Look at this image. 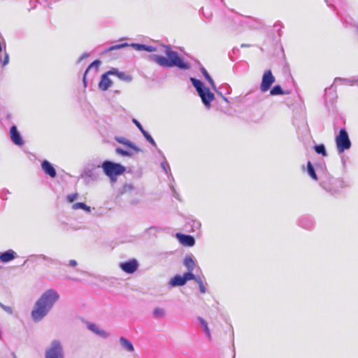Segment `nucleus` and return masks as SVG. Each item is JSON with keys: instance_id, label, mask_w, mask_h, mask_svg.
I'll return each instance as SVG.
<instances>
[{"instance_id": "37998d69", "label": "nucleus", "mask_w": 358, "mask_h": 358, "mask_svg": "<svg viewBox=\"0 0 358 358\" xmlns=\"http://www.w3.org/2000/svg\"><path fill=\"white\" fill-rule=\"evenodd\" d=\"M157 50V49L156 47L152 46V45H145V51L148 52H156Z\"/></svg>"}, {"instance_id": "a19ab883", "label": "nucleus", "mask_w": 358, "mask_h": 358, "mask_svg": "<svg viewBox=\"0 0 358 358\" xmlns=\"http://www.w3.org/2000/svg\"><path fill=\"white\" fill-rule=\"evenodd\" d=\"M131 121L136 126V127L139 129V131L141 133L145 131V129L143 127L142 124H141V122L138 120H136L135 118H133Z\"/></svg>"}, {"instance_id": "5701e85b", "label": "nucleus", "mask_w": 358, "mask_h": 358, "mask_svg": "<svg viewBox=\"0 0 358 358\" xmlns=\"http://www.w3.org/2000/svg\"><path fill=\"white\" fill-rule=\"evenodd\" d=\"M352 82V80L350 79H348V78H340V77H337L334 79V83L329 87H327L325 89V94H324V97L327 96V91L328 90H331V88L333 87V86L337 83H340V84H342V85H345V84H349Z\"/></svg>"}, {"instance_id": "8fccbe9b", "label": "nucleus", "mask_w": 358, "mask_h": 358, "mask_svg": "<svg viewBox=\"0 0 358 358\" xmlns=\"http://www.w3.org/2000/svg\"><path fill=\"white\" fill-rule=\"evenodd\" d=\"M87 73H88V72L85 71V72L83 73V85L85 87H87V78H86Z\"/></svg>"}, {"instance_id": "c756f323", "label": "nucleus", "mask_w": 358, "mask_h": 358, "mask_svg": "<svg viewBox=\"0 0 358 358\" xmlns=\"http://www.w3.org/2000/svg\"><path fill=\"white\" fill-rule=\"evenodd\" d=\"M134 189V187L131 184H125L122 187H121L119 189L120 194H124L127 193H130Z\"/></svg>"}, {"instance_id": "39448f33", "label": "nucleus", "mask_w": 358, "mask_h": 358, "mask_svg": "<svg viewBox=\"0 0 358 358\" xmlns=\"http://www.w3.org/2000/svg\"><path fill=\"white\" fill-rule=\"evenodd\" d=\"M320 184L325 191L331 194L339 193L341 189L347 186L342 178H334L330 175H324L321 177Z\"/></svg>"}, {"instance_id": "13d9d810", "label": "nucleus", "mask_w": 358, "mask_h": 358, "mask_svg": "<svg viewBox=\"0 0 358 358\" xmlns=\"http://www.w3.org/2000/svg\"><path fill=\"white\" fill-rule=\"evenodd\" d=\"M232 50L234 53H236V51H238V49L236 48H234Z\"/></svg>"}, {"instance_id": "4be33fe9", "label": "nucleus", "mask_w": 358, "mask_h": 358, "mask_svg": "<svg viewBox=\"0 0 358 358\" xmlns=\"http://www.w3.org/2000/svg\"><path fill=\"white\" fill-rule=\"evenodd\" d=\"M289 94V92L284 91L280 85H275L270 90V95L271 96L285 95Z\"/></svg>"}, {"instance_id": "7ed1b4c3", "label": "nucleus", "mask_w": 358, "mask_h": 358, "mask_svg": "<svg viewBox=\"0 0 358 358\" xmlns=\"http://www.w3.org/2000/svg\"><path fill=\"white\" fill-rule=\"evenodd\" d=\"M189 80L201 98L203 104L206 108H210L211 103L215 99L214 94L201 80L193 77H190Z\"/></svg>"}, {"instance_id": "4d7b16f0", "label": "nucleus", "mask_w": 358, "mask_h": 358, "mask_svg": "<svg viewBox=\"0 0 358 358\" xmlns=\"http://www.w3.org/2000/svg\"><path fill=\"white\" fill-rule=\"evenodd\" d=\"M222 99L227 103H229V101L228 99V98H227L226 96H224V95H222Z\"/></svg>"}, {"instance_id": "49530a36", "label": "nucleus", "mask_w": 358, "mask_h": 358, "mask_svg": "<svg viewBox=\"0 0 358 358\" xmlns=\"http://www.w3.org/2000/svg\"><path fill=\"white\" fill-rule=\"evenodd\" d=\"M85 175H86V176H87L89 178H94V173L93 169H90V170L86 171Z\"/></svg>"}, {"instance_id": "412c9836", "label": "nucleus", "mask_w": 358, "mask_h": 358, "mask_svg": "<svg viewBox=\"0 0 358 358\" xmlns=\"http://www.w3.org/2000/svg\"><path fill=\"white\" fill-rule=\"evenodd\" d=\"M158 152L160 154V155H162V157L164 159V161L161 162L162 169H163L164 173L168 176V177L171 176V178H173V176L171 173L170 166L169 163L166 162L165 156L164 155L162 150H158Z\"/></svg>"}, {"instance_id": "5fc2aeb1", "label": "nucleus", "mask_w": 358, "mask_h": 358, "mask_svg": "<svg viewBox=\"0 0 358 358\" xmlns=\"http://www.w3.org/2000/svg\"><path fill=\"white\" fill-rule=\"evenodd\" d=\"M171 189H172V190H173V192L174 196H175L176 198H177V199H178V193L176 192V189H174V187H171Z\"/></svg>"}, {"instance_id": "aec40b11", "label": "nucleus", "mask_w": 358, "mask_h": 358, "mask_svg": "<svg viewBox=\"0 0 358 358\" xmlns=\"http://www.w3.org/2000/svg\"><path fill=\"white\" fill-rule=\"evenodd\" d=\"M120 343L123 349L127 352H132L134 351V348L132 343L124 337L120 338Z\"/></svg>"}, {"instance_id": "6ab92c4d", "label": "nucleus", "mask_w": 358, "mask_h": 358, "mask_svg": "<svg viewBox=\"0 0 358 358\" xmlns=\"http://www.w3.org/2000/svg\"><path fill=\"white\" fill-rule=\"evenodd\" d=\"M200 71L203 74V76L205 78V79L209 83V84L210 85L212 89L217 94H219V90H217V87H216V85L215 84L214 80H213V78H211V76H210V74L208 73L207 70L203 66H201Z\"/></svg>"}, {"instance_id": "473e14b6", "label": "nucleus", "mask_w": 358, "mask_h": 358, "mask_svg": "<svg viewBox=\"0 0 358 358\" xmlns=\"http://www.w3.org/2000/svg\"><path fill=\"white\" fill-rule=\"evenodd\" d=\"M165 310L160 307H157L153 310V316L155 317H163L165 316Z\"/></svg>"}, {"instance_id": "cd10ccee", "label": "nucleus", "mask_w": 358, "mask_h": 358, "mask_svg": "<svg viewBox=\"0 0 358 358\" xmlns=\"http://www.w3.org/2000/svg\"><path fill=\"white\" fill-rule=\"evenodd\" d=\"M72 208L73 210L82 209L87 213H90L92 212L91 207L83 202H77L73 204Z\"/></svg>"}, {"instance_id": "ea45409f", "label": "nucleus", "mask_w": 358, "mask_h": 358, "mask_svg": "<svg viewBox=\"0 0 358 358\" xmlns=\"http://www.w3.org/2000/svg\"><path fill=\"white\" fill-rule=\"evenodd\" d=\"M78 196V193H73V194H69L66 196V200H67L68 202L72 203L76 199H77Z\"/></svg>"}, {"instance_id": "f3484780", "label": "nucleus", "mask_w": 358, "mask_h": 358, "mask_svg": "<svg viewBox=\"0 0 358 358\" xmlns=\"http://www.w3.org/2000/svg\"><path fill=\"white\" fill-rule=\"evenodd\" d=\"M87 327L89 330H90L94 334H96L97 336L103 338H107L109 336V334L106 332V331L99 328L95 324L89 322L87 324Z\"/></svg>"}, {"instance_id": "3c124183", "label": "nucleus", "mask_w": 358, "mask_h": 358, "mask_svg": "<svg viewBox=\"0 0 358 358\" xmlns=\"http://www.w3.org/2000/svg\"><path fill=\"white\" fill-rule=\"evenodd\" d=\"M199 291L202 294H205L206 292V288L203 283L199 285Z\"/></svg>"}, {"instance_id": "f8f14e48", "label": "nucleus", "mask_w": 358, "mask_h": 358, "mask_svg": "<svg viewBox=\"0 0 358 358\" xmlns=\"http://www.w3.org/2000/svg\"><path fill=\"white\" fill-rule=\"evenodd\" d=\"M115 140L122 144L127 147L128 148H130L133 151L136 152H141V149L137 146L132 141L128 140L127 138L123 137V136H115Z\"/></svg>"}, {"instance_id": "79ce46f5", "label": "nucleus", "mask_w": 358, "mask_h": 358, "mask_svg": "<svg viewBox=\"0 0 358 358\" xmlns=\"http://www.w3.org/2000/svg\"><path fill=\"white\" fill-rule=\"evenodd\" d=\"M106 73L108 74V76H116L117 77L120 71L117 69L112 68Z\"/></svg>"}, {"instance_id": "58836bf2", "label": "nucleus", "mask_w": 358, "mask_h": 358, "mask_svg": "<svg viewBox=\"0 0 358 358\" xmlns=\"http://www.w3.org/2000/svg\"><path fill=\"white\" fill-rule=\"evenodd\" d=\"M2 66H6L9 63V55L7 52H4L3 57L0 59Z\"/></svg>"}, {"instance_id": "20e7f679", "label": "nucleus", "mask_w": 358, "mask_h": 358, "mask_svg": "<svg viewBox=\"0 0 358 358\" xmlns=\"http://www.w3.org/2000/svg\"><path fill=\"white\" fill-rule=\"evenodd\" d=\"M103 173L110 179L111 182H115L117 180V176L122 175L125 171L126 167L120 163H117L110 160H104L101 166Z\"/></svg>"}, {"instance_id": "bb28decb", "label": "nucleus", "mask_w": 358, "mask_h": 358, "mask_svg": "<svg viewBox=\"0 0 358 358\" xmlns=\"http://www.w3.org/2000/svg\"><path fill=\"white\" fill-rule=\"evenodd\" d=\"M197 320L199 322L200 324L201 325L203 331L205 333V334L208 337V338H210L211 334L210 329L208 327V322L201 317H198Z\"/></svg>"}, {"instance_id": "bf43d9fd", "label": "nucleus", "mask_w": 358, "mask_h": 358, "mask_svg": "<svg viewBox=\"0 0 358 358\" xmlns=\"http://www.w3.org/2000/svg\"><path fill=\"white\" fill-rule=\"evenodd\" d=\"M4 304H3L1 302H0V308L3 309V307H4Z\"/></svg>"}, {"instance_id": "72a5a7b5", "label": "nucleus", "mask_w": 358, "mask_h": 358, "mask_svg": "<svg viewBox=\"0 0 358 358\" xmlns=\"http://www.w3.org/2000/svg\"><path fill=\"white\" fill-rule=\"evenodd\" d=\"M141 134H143V136H144V138L146 139V141L148 142H149L155 148H157V144H156L154 138L146 130L143 131Z\"/></svg>"}, {"instance_id": "4468645a", "label": "nucleus", "mask_w": 358, "mask_h": 358, "mask_svg": "<svg viewBox=\"0 0 358 358\" xmlns=\"http://www.w3.org/2000/svg\"><path fill=\"white\" fill-rule=\"evenodd\" d=\"M113 85L112 80L109 78V76L106 73L101 75L99 83V87L102 91L108 90Z\"/></svg>"}, {"instance_id": "c9c22d12", "label": "nucleus", "mask_w": 358, "mask_h": 358, "mask_svg": "<svg viewBox=\"0 0 358 358\" xmlns=\"http://www.w3.org/2000/svg\"><path fill=\"white\" fill-rule=\"evenodd\" d=\"M182 275L185 283H187V281L193 280L194 279H195L196 275L193 273V271H187V272L184 273Z\"/></svg>"}, {"instance_id": "de8ad7c7", "label": "nucleus", "mask_w": 358, "mask_h": 358, "mask_svg": "<svg viewBox=\"0 0 358 358\" xmlns=\"http://www.w3.org/2000/svg\"><path fill=\"white\" fill-rule=\"evenodd\" d=\"M3 310L10 315L13 313V308L10 306H4V307H3Z\"/></svg>"}, {"instance_id": "7c9ffc66", "label": "nucleus", "mask_w": 358, "mask_h": 358, "mask_svg": "<svg viewBox=\"0 0 358 358\" xmlns=\"http://www.w3.org/2000/svg\"><path fill=\"white\" fill-rule=\"evenodd\" d=\"M115 152L117 154L122 156V157H132L134 153L131 151H129V150H124L123 148H121L120 147H117L115 149Z\"/></svg>"}, {"instance_id": "b1692460", "label": "nucleus", "mask_w": 358, "mask_h": 358, "mask_svg": "<svg viewBox=\"0 0 358 358\" xmlns=\"http://www.w3.org/2000/svg\"><path fill=\"white\" fill-rule=\"evenodd\" d=\"M306 171L308 175L314 180H317V175L316 173L315 169L313 164L310 161L307 162Z\"/></svg>"}, {"instance_id": "9d476101", "label": "nucleus", "mask_w": 358, "mask_h": 358, "mask_svg": "<svg viewBox=\"0 0 358 358\" xmlns=\"http://www.w3.org/2000/svg\"><path fill=\"white\" fill-rule=\"evenodd\" d=\"M9 135L10 138L12 141V142L17 145V146H22L24 145V142L22 138V136L20 131H18L16 125H12L10 128L9 131Z\"/></svg>"}, {"instance_id": "423d86ee", "label": "nucleus", "mask_w": 358, "mask_h": 358, "mask_svg": "<svg viewBox=\"0 0 358 358\" xmlns=\"http://www.w3.org/2000/svg\"><path fill=\"white\" fill-rule=\"evenodd\" d=\"M336 150L338 154L343 153L345 150H350L352 143L348 132L345 128H341L335 138Z\"/></svg>"}, {"instance_id": "2f4dec72", "label": "nucleus", "mask_w": 358, "mask_h": 358, "mask_svg": "<svg viewBox=\"0 0 358 358\" xmlns=\"http://www.w3.org/2000/svg\"><path fill=\"white\" fill-rule=\"evenodd\" d=\"M300 224L303 228L310 229L313 227V222L308 218H303L300 222Z\"/></svg>"}, {"instance_id": "603ef678", "label": "nucleus", "mask_w": 358, "mask_h": 358, "mask_svg": "<svg viewBox=\"0 0 358 358\" xmlns=\"http://www.w3.org/2000/svg\"><path fill=\"white\" fill-rule=\"evenodd\" d=\"M193 280H194L199 285L203 283L201 278L199 275H195V279Z\"/></svg>"}, {"instance_id": "f704fd0d", "label": "nucleus", "mask_w": 358, "mask_h": 358, "mask_svg": "<svg viewBox=\"0 0 358 358\" xmlns=\"http://www.w3.org/2000/svg\"><path fill=\"white\" fill-rule=\"evenodd\" d=\"M117 78L120 80H123V81L128 82V83H129L132 80L131 76L126 74L125 73L122 72V71H120V73H118Z\"/></svg>"}, {"instance_id": "a878e982", "label": "nucleus", "mask_w": 358, "mask_h": 358, "mask_svg": "<svg viewBox=\"0 0 358 358\" xmlns=\"http://www.w3.org/2000/svg\"><path fill=\"white\" fill-rule=\"evenodd\" d=\"M129 43H120V44L113 45L108 47L106 50H104L101 54L104 55L109 52L120 50V49H122V48H124L126 47H129Z\"/></svg>"}, {"instance_id": "f257e3e1", "label": "nucleus", "mask_w": 358, "mask_h": 358, "mask_svg": "<svg viewBox=\"0 0 358 358\" xmlns=\"http://www.w3.org/2000/svg\"><path fill=\"white\" fill-rule=\"evenodd\" d=\"M59 294L53 289H48L36 301L31 313L33 322H41L50 311L56 302L59 299Z\"/></svg>"}, {"instance_id": "dca6fc26", "label": "nucleus", "mask_w": 358, "mask_h": 358, "mask_svg": "<svg viewBox=\"0 0 358 358\" xmlns=\"http://www.w3.org/2000/svg\"><path fill=\"white\" fill-rule=\"evenodd\" d=\"M87 327L89 330H90L94 334H96L97 336L103 338H107L109 336V334L106 332V331L99 328L95 324L89 322L87 324Z\"/></svg>"}, {"instance_id": "c03bdc74", "label": "nucleus", "mask_w": 358, "mask_h": 358, "mask_svg": "<svg viewBox=\"0 0 358 358\" xmlns=\"http://www.w3.org/2000/svg\"><path fill=\"white\" fill-rule=\"evenodd\" d=\"M36 259H43V260H52L50 258L46 257L44 255H34V256Z\"/></svg>"}, {"instance_id": "0eeeda50", "label": "nucleus", "mask_w": 358, "mask_h": 358, "mask_svg": "<svg viewBox=\"0 0 358 358\" xmlns=\"http://www.w3.org/2000/svg\"><path fill=\"white\" fill-rule=\"evenodd\" d=\"M45 358H64V351L62 344L57 339L52 340L45 348Z\"/></svg>"}, {"instance_id": "4c0bfd02", "label": "nucleus", "mask_w": 358, "mask_h": 358, "mask_svg": "<svg viewBox=\"0 0 358 358\" xmlns=\"http://www.w3.org/2000/svg\"><path fill=\"white\" fill-rule=\"evenodd\" d=\"M101 62L99 60V59H96L94 61H93L88 66L87 68L86 69V71L87 72H89L90 70L92 69V68H96V69H98L99 66L101 65Z\"/></svg>"}, {"instance_id": "e433bc0d", "label": "nucleus", "mask_w": 358, "mask_h": 358, "mask_svg": "<svg viewBox=\"0 0 358 358\" xmlns=\"http://www.w3.org/2000/svg\"><path fill=\"white\" fill-rule=\"evenodd\" d=\"M129 47H131L137 51H145V44L132 43L129 44Z\"/></svg>"}, {"instance_id": "a211bd4d", "label": "nucleus", "mask_w": 358, "mask_h": 358, "mask_svg": "<svg viewBox=\"0 0 358 358\" xmlns=\"http://www.w3.org/2000/svg\"><path fill=\"white\" fill-rule=\"evenodd\" d=\"M185 284L183 275L180 274L175 275L169 282L171 287H182Z\"/></svg>"}, {"instance_id": "1a4fd4ad", "label": "nucleus", "mask_w": 358, "mask_h": 358, "mask_svg": "<svg viewBox=\"0 0 358 358\" xmlns=\"http://www.w3.org/2000/svg\"><path fill=\"white\" fill-rule=\"evenodd\" d=\"M138 266V262L136 259H131L120 264V268L128 274L135 273L137 271Z\"/></svg>"}, {"instance_id": "6e6d98bb", "label": "nucleus", "mask_w": 358, "mask_h": 358, "mask_svg": "<svg viewBox=\"0 0 358 358\" xmlns=\"http://www.w3.org/2000/svg\"><path fill=\"white\" fill-rule=\"evenodd\" d=\"M250 46H251V45H250V44H247V43H242V44L241 45V48H249V47H250Z\"/></svg>"}, {"instance_id": "864d4df0", "label": "nucleus", "mask_w": 358, "mask_h": 358, "mask_svg": "<svg viewBox=\"0 0 358 358\" xmlns=\"http://www.w3.org/2000/svg\"><path fill=\"white\" fill-rule=\"evenodd\" d=\"M201 226V224L199 221H194L192 227L196 229H200Z\"/></svg>"}, {"instance_id": "680f3d73", "label": "nucleus", "mask_w": 358, "mask_h": 358, "mask_svg": "<svg viewBox=\"0 0 358 358\" xmlns=\"http://www.w3.org/2000/svg\"><path fill=\"white\" fill-rule=\"evenodd\" d=\"M324 1H325V2L327 3V5H329V3H328L329 1H328V0H324Z\"/></svg>"}, {"instance_id": "6e6552de", "label": "nucleus", "mask_w": 358, "mask_h": 358, "mask_svg": "<svg viewBox=\"0 0 358 358\" xmlns=\"http://www.w3.org/2000/svg\"><path fill=\"white\" fill-rule=\"evenodd\" d=\"M275 81V78L273 75L272 71L270 69L266 70L262 76V82L260 84V90L262 92H267L271 89Z\"/></svg>"}, {"instance_id": "ddd939ff", "label": "nucleus", "mask_w": 358, "mask_h": 358, "mask_svg": "<svg viewBox=\"0 0 358 358\" xmlns=\"http://www.w3.org/2000/svg\"><path fill=\"white\" fill-rule=\"evenodd\" d=\"M41 168L44 173L49 176L52 178H55L57 176V171L52 164L48 160L44 159L41 162Z\"/></svg>"}, {"instance_id": "2eb2a0df", "label": "nucleus", "mask_w": 358, "mask_h": 358, "mask_svg": "<svg viewBox=\"0 0 358 358\" xmlns=\"http://www.w3.org/2000/svg\"><path fill=\"white\" fill-rule=\"evenodd\" d=\"M17 253L13 250H8L0 253V262L8 263L17 257Z\"/></svg>"}, {"instance_id": "a18cd8bd", "label": "nucleus", "mask_w": 358, "mask_h": 358, "mask_svg": "<svg viewBox=\"0 0 358 358\" xmlns=\"http://www.w3.org/2000/svg\"><path fill=\"white\" fill-rule=\"evenodd\" d=\"M90 57V54L87 53V52H84L80 57L79 59H78L77 61V63H80L82 60H83L84 59H86L87 57Z\"/></svg>"}, {"instance_id": "09e8293b", "label": "nucleus", "mask_w": 358, "mask_h": 358, "mask_svg": "<svg viewBox=\"0 0 358 358\" xmlns=\"http://www.w3.org/2000/svg\"><path fill=\"white\" fill-rule=\"evenodd\" d=\"M66 265L70 267H76L78 265V262L75 259H71Z\"/></svg>"}, {"instance_id": "393cba45", "label": "nucleus", "mask_w": 358, "mask_h": 358, "mask_svg": "<svg viewBox=\"0 0 358 358\" xmlns=\"http://www.w3.org/2000/svg\"><path fill=\"white\" fill-rule=\"evenodd\" d=\"M183 264L187 271H194L195 268V262L191 256L187 255L184 260Z\"/></svg>"}, {"instance_id": "f03ea898", "label": "nucleus", "mask_w": 358, "mask_h": 358, "mask_svg": "<svg viewBox=\"0 0 358 358\" xmlns=\"http://www.w3.org/2000/svg\"><path fill=\"white\" fill-rule=\"evenodd\" d=\"M164 47L166 49L164 53L166 57L153 54L149 55V60L164 68L177 67L183 71L189 70L191 68L190 63L185 61L178 52L174 51L171 45H164Z\"/></svg>"}, {"instance_id": "c85d7f7f", "label": "nucleus", "mask_w": 358, "mask_h": 358, "mask_svg": "<svg viewBox=\"0 0 358 358\" xmlns=\"http://www.w3.org/2000/svg\"><path fill=\"white\" fill-rule=\"evenodd\" d=\"M313 149L317 154L322 155L323 157L327 156L326 147L323 143L314 145Z\"/></svg>"}, {"instance_id": "9b49d317", "label": "nucleus", "mask_w": 358, "mask_h": 358, "mask_svg": "<svg viewBox=\"0 0 358 358\" xmlns=\"http://www.w3.org/2000/svg\"><path fill=\"white\" fill-rule=\"evenodd\" d=\"M176 237L179 243L184 246L192 247L195 244V238L191 235L177 233Z\"/></svg>"}, {"instance_id": "052dcab7", "label": "nucleus", "mask_w": 358, "mask_h": 358, "mask_svg": "<svg viewBox=\"0 0 358 358\" xmlns=\"http://www.w3.org/2000/svg\"><path fill=\"white\" fill-rule=\"evenodd\" d=\"M218 94V95H220L221 97H222V95H223V94H222V92H220V91H219V94Z\"/></svg>"}]
</instances>
